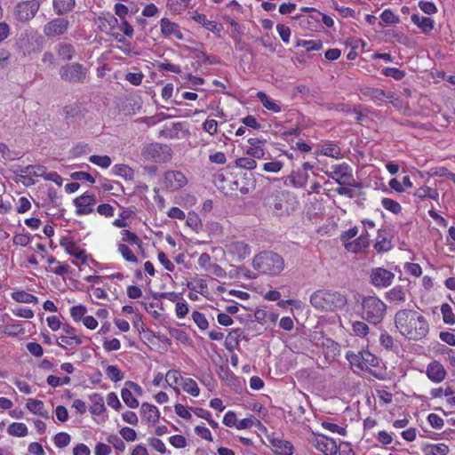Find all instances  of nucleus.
Instances as JSON below:
<instances>
[{"label": "nucleus", "mask_w": 455, "mask_h": 455, "mask_svg": "<svg viewBox=\"0 0 455 455\" xmlns=\"http://www.w3.org/2000/svg\"><path fill=\"white\" fill-rule=\"evenodd\" d=\"M12 298L14 300H16L17 302H21V303L36 304L38 302V299L36 296H34L30 293H28L24 291H19L12 292Z\"/></svg>", "instance_id": "nucleus-35"}, {"label": "nucleus", "mask_w": 455, "mask_h": 455, "mask_svg": "<svg viewBox=\"0 0 455 455\" xmlns=\"http://www.w3.org/2000/svg\"><path fill=\"white\" fill-rule=\"evenodd\" d=\"M53 441L58 448H64L70 443L71 437L68 433L60 432L54 436Z\"/></svg>", "instance_id": "nucleus-46"}, {"label": "nucleus", "mask_w": 455, "mask_h": 455, "mask_svg": "<svg viewBox=\"0 0 455 455\" xmlns=\"http://www.w3.org/2000/svg\"><path fill=\"white\" fill-rule=\"evenodd\" d=\"M74 204L77 214H89L93 211L91 201H74Z\"/></svg>", "instance_id": "nucleus-43"}, {"label": "nucleus", "mask_w": 455, "mask_h": 455, "mask_svg": "<svg viewBox=\"0 0 455 455\" xmlns=\"http://www.w3.org/2000/svg\"><path fill=\"white\" fill-rule=\"evenodd\" d=\"M404 269L407 273L416 277L422 274L421 267L417 263H405Z\"/></svg>", "instance_id": "nucleus-63"}, {"label": "nucleus", "mask_w": 455, "mask_h": 455, "mask_svg": "<svg viewBox=\"0 0 455 455\" xmlns=\"http://www.w3.org/2000/svg\"><path fill=\"white\" fill-rule=\"evenodd\" d=\"M441 313L443 315V322L447 324H454L455 323V315L452 311L451 307L445 303L441 307Z\"/></svg>", "instance_id": "nucleus-41"}, {"label": "nucleus", "mask_w": 455, "mask_h": 455, "mask_svg": "<svg viewBox=\"0 0 455 455\" xmlns=\"http://www.w3.org/2000/svg\"><path fill=\"white\" fill-rule=\"evenodd\" d=\"M39 4L34 2H22L19 4L15 10V16L20 21H27L34 18L37 12Z\"/></svg>", "instance_id": "nucleus-12"}, {"label": "nucleus", "mask_w": 455, "mask_h": 455, "mask_svg": "<svg viewBox=\"0 0 455 455\" xmlns=\"http://www.w3.org/2000/svg\"><path fill=\"white\" fill-rule=\"evenodd\" d=\"M60 246H62L67 253L73 256L76 259L81 260L83 263L86 262L87 255L85 251L80 249L76 243L72 241L69 237H63L60 240Z\"/></svg>", "instance_id": "nucleus-14"}, {"label": "nucleus", "mask_w": 455, "mask_h": 455, "mask_svg": "<svg viewBox=\"0 0 455 455\" xmlns=\"http://www.w3.org/2000/svg\"><path fill=\"white\" fill-rule=\"evenodd\" d=\"M26 406L34 414L39 415L45 419L49 417L47 411L44 409V403L40 400L29 398Z\"/></svg>", "instance_id": "nucleus-27"}, {"label": "nucleus", "mask_w": 455, "mask_h": 455, "mask_svg": "<svg viewBox=\"0 0 455 455\" xmlns=\"http://www.w3.org/2000/svg\"><path fill=\"white\" fill-rule=\"evenodd\" d=\"M361 307L362 318L373 324L380 323L387 311L386 304L377 296L364 297L362 300Z\"/></svg>", "instance_id": "nucleus-4"}, {"label": "nucleus", "mask_w": 455, "mask_h": 455, "mask_svg": "<svg viewBox=\"0 0 455 455\" xmlns=\"http://www.w3.org/2000/svg\"><path fill=\"white\" fill-rule=\"evenodd\" d=\"M121 396L128 407L137 408L139 406V401L132 395V393L129 388H123L121 391Z\"/></svg>", "instance_id": "nucleus-40"}, {"label": "nucleus", "mask_w": 455, "mask_h": 455, "mask_svg": "<svg viewBox=\"0 0 455 455\" xmlns=\"http://www.w3.org/2000/svg\"><path fill=\"white\" fill-rule=\"evenodd\" d=\"M257 97L267 110L274 113H279L282 111L281 105L276 100L268 97L265 92H258Z\"/></svg>", "instance_id": "nucleus-25"}, {"label": "nucleus", "mask_w": 455, "mask_h": 455, "mask_svg": "<svg viewBox=\"0 0 455 455\" xmlns=\"http://www.w3.org/2000/svg\"><path fill=\"white\" fill-rule=\"evenodd\" d=\"M248 143L250 144V147L246 149L247 155L257 159L265 158V140L259 138H251L248 140Z\"/></svg>", "instance_id": "nucleus-17"}, {"label": "nucleus", "mask_w": 455, "mask_h": 455, "mask_svg": "<svg viewBox=\"0 0 455 455\" xmlns=\"http://www.w3.org/2000/svg\"><path fill=\"white\" fill-rule=\"evenodd\" d=\"M382 74L397 81L402 80L405 76V72L396 68H386L382 70Z\"/></svg>", "instance_id": "nucleus-51"}, {"label": "nucleus", "mask_w": 455, "mask_h": 455, "mask_svg": "<svg viewBox=\"0 0 455 455\" xmlns=\"http://www.w3.org/2000/svg\"><path fill=\"white\" fill-rule=\"evenodd\" d=\"M276 215H283L289 213L290 210L293 208L290 206L289 201H275L273 204L269 205Z\"/></svg>", "instance_id": "nucleus-38"}, {"label": "nucleus", "mask_w": 455, "mask_h": 455, "mask_svg": "<svg viewBox=\"0 0 455 455\" xmlns=\"http://www.w3.org/2000/svg\"><path fill=\"white\" fill-rule=\"evenodd\" d=\"M183 389L193 396L199 395L200 389L196 382L192 379H186L183 382Z\"/></svg>", "instance_id": "nucleus-44"}, {"label": "nucleus", "mask_w": 455, "mask_h": 455, "mask_svg": "<svg viewBox=\"0 0 455 455\" xmlns=\"http://www.w3.org/2000/svg\"><path fill=\"white\" fill-rule=\"evenodd\" d=\"M315 447L325 455H337L339 449L336 442L327 436H322L318 439Z\"/></svg>", "instance_id": "nucleus-19"}, {"label": "nucleus", "mask_w": 455, "mask_h": 455, "mask_svg": "<svg viewBox=\"0 0 455 455\" xmlns=\"http://www.w3.org/2000/svg\"><path fill=\"white\" fill-rule=\"evenodd\" d=\"M101 188L106 195L104 196L121 197L124 195V188L120 182L115 180H105L101 183Z\"/></svg>", "instance_id": "nucleus-20"}, {"label": "nucleus", "mask_w": 455, "mask_h": 455, "mask_svg": "<svg viewBox=\"0 0 455 455\" xmlns=\"http://www.w3.org/2000/svg\"><path fill=\"white\" fill-rule=\"evenodd\" d=\"M121 436L127 442H133L137 438L136 431L131 427H123L120 430Z\"/></svg>", "instance_id": "nucleus-64"}, {"label": "nucleus", "mask_w": 455, "mask_h": 455, "mask_svg": "<svg viewBox=\"0 0 455 455\" xmlns=\"http://www.w3.org/2000/svg\"><path fill=\"white\" fill-rule=\"evenodd\" d=\"M407 291L402 286L397 285L389 290L385 297L390 303L400 304L405 301Z\"/></svg>", "instance_id": "nucleus-21"}, {"label": "nucleus", "mask_w": 455, "mask_h": 455, "mask_svg": "<svg viewBox=\"0 0 455 455\" xmlns=\"http://www.w3.org/2000/svg\"><path fill=\"white\" fill-rule=\"evenodd\" d=\"M106 374L115 382L120 381L124 378L123 372L116 365H108L106 370Z\"/></svg>", "instance_id": "nucleus-47"}, {"label": "nucleus", "mask_w": 455, "mask_h": 455, "mask_svg": "<svg viewBox=\"0 0 455 455\" xmlns=\"http://www.w3.org/2000/svg\"><path fill=\"white\" fill-rule=\"evenodd\" d=\"M160 31L164 37L168 39L183 40L184 36L178 23L168 18H162L159 21Z\"/></svg>", "instance_id": "nucleus-10"}, {"label": "nucleus", "mask_w": 455, "mask_h": 455, "mask_svg": "<svg viewBox=\"0 0 455 455\" xmlns=\"http://www.w3.org/2000/svg\"><path fill=\"white\" fill-rule=\"evenodd\" d=\"M189 0H168V6L174 12H181L188 8Z\"/></svg>", "instance_id": "nucleus-53"}, {"label": "nucleus", "mask_w": 455, "mask_h": 455, "mask_svg": "<svg viewBox=\"0 0 455 455\" xmlns=\"http://www.w3.org/2000/svg\"><path fill=\"white\" fill-rule=\"evenodd\" d=\"M354 371H365L372 373L371 367L379 365V359L369 351L347 352L346 355Z\"/></svg>", "instance_id": "nucleus-5"}, {"label": "nucleus", "mask_w": 455, "mask_h": 455, "mask_svg": "<svg viewBox=\"0 0 455 455\" xmlns=\"http://www.w3.org/2000/svg\"><path fill=\"white\" fill-rule=\"evenodd\" d=\"M57 53L60 59L69 60L75 54V49L71 44L62 43L58 45Z\"/></svg>", "instance_id": "nucleus-34"}, {"label": "nucleus", "mask_w": 455, "mask_h": 455, "mask_svg": "<svg viewBox=\"0 0 455 455\" xmlns=\"http://www.w3.org/2000/svg\"><path fill=\"white\" fill-rule=\"evenodd\" d=\"M296 47H303L307 52L319 51L323 47L321 40H296Z\"/></svg>", "instance_id": "nucleus-32"}, {"label": "nucleus", "mask_w": 455, "mask_h": 455, "mask_svg": "<svg viewBox=\"0 0 455 455\" xmlns=\"http://www.w3.org/2000/svg\"><path fill=\"white\" fill-rule=\"evenodd\" d=\"M191 18L212 33L220 34L223 29V26L220 23L207 20L206 16L203 13L195 12Z\"/></svg>", "instance_id": "nucleus-18"}, {"label": "nucleus", "mask_w": 455, "mask_h": 455, "mask_svg": "<svg viewBox=\"0 0 455 455\" xmlns=\"http://www.w3.org/2000/svg\"><path fill=\"white\" fill-rule=\"evenodd\" d=\"M274 451L281 455H292V444L285 440L273 439L271 441Z\"/></svg>", "instance_id": "nucleus-28"}, {"label": "nucleus", "mask_w": 455, "mask_h": 455, "mask_svg": "<svg viewBox=\"0 0 455 455\" xmlns=\"http://www.w3.org/2000/svg\"><path fill=\"white\" fill-rule=\"evenodd\" d=\"M395 324L399 332L409 339L419 340L429 331V324L426 317L413 309L397 311L395 315Z\"/></svg>", "instance_id": "nucleus-1"}, {"label": "nucleus", "mask_w": 455, "mask_h": 455, "mask_svg": "<svg viewBox=\"0 0 455 455\" xmlns=\"http://www.w3.org/2000/svg\"><path fill=\"white\" fill-rule=\"evenodd\" d=\"M140 414L148 423L155 424L159 419L158 409L152 404L143 403L140 406Z\"/></svg>", "instance_id": "nucleus-22"}, {"label": "nucleus", "mask_w": 455, "mask_h": 455, "mask_svg": "<svg viewBox=\"0 0 455 455\" xmlns=\"http://www.w3.org/2000/svg\"><path fill=\"white\" fill-rule=\"evenodd\" d=\"M8 433L14 436H26L28 435V427L24 423L15 422L8 427Z\"/></svg>", "instance_id": "nucleus-39"}, {"label": "nucleus", "mask_w": 455, "mask_h": 455, "mask_svg": "<svg viewBox=\"0 0 455 455\" xmlns=\"http://www.w3.org/2000/svg\"><path fill=\"white\" fill-rule=\"evenodd\" d=\"M82 343V339L77 336H60L57 339V344L64 348H74Z\"/></svg>", "instance_id": "nucleus-31"}, {"label": "nucleus", "mask_w": 455, "mask_h": 455, "mask_svg": "<svg viewBox=\"0 0 455 455\" xmlns=\"http://www.w3.org/2000/svg\"><path fill=\"white\" fill-rule=\"evenodd\" d=\"M90 399L92 403L91 412L93 414H100L105 409L102 396L98 394H93L90 396Z\"/></svg>", "instance_id": "nucleus-37"}, {"label": "nucleus", "mask_w": 455, "mask_h": 455, "mask_svg": "<svg viewBox=\"0 0 455 455\" xmlns=\"http://www.w3.org/2000/svg\"><path fill=\"white\" fill-rule=\"evenodd\" d=\"M235 166L245 170H253L257 167V162L251 157H240L235 160Z\"/></svg>", "instance_id": "nucleus-42"}, {"label": "nucleus", "mask_w": 455, "mask_h": 455, "mask_svg": "<svg viewBox=\"0 0 455 455\" xmlns=\"http://www.w3.org/2000/svg\"><path fill=\"white\" fill-rule=\"evenodd\" d=\"M122 234H123V242L132 243V244H137L139 246L140 245L141 242L134 233H132L129 230H124Z\"/></svg>", "instance_id": "nucleus-62"}, {"label": "nucleus", "mask_w": 455, "mask_h": 455, "mask_svg": "<svg viewBox=\"0 0 455 455\" xmlns=\"http://www.w3.org/2000/svg\"><path fill=\"white\" fill-rule=\"evenodd\" d=\"M180 378L181 376L179 371L170 370L166 373L165 381L170 387H173L179 383Z\"/></svg>", "instance_id": "nucleus-54"}, {"label": "nucleus", "mask_w": 455, "mask_h": 455, "mask_svg": "<svg viewBox=\"0 0 455 455\" xmlns=\"http://www.w3.org/2000/svg\"><path fill=\"white\" fill-rule=\"evenodd\" d=\"M382 21L387 25L397 24L400 20L399 17L395 15L390 9H386L380 14Z\"/></svg>", "instance_id": "nucleus-45"}, {"label": "nucleus", "mask_w": 455, "mask_h": 455, "mask_svg": "<svg viewBox=\"0 0 455 455\" xmlns=\"http://www.w3.org/2000/svg\"><path fill=\"white\" fill-rule=\"evenodd\" d=\"M395 274L384 267H375L371 270L370 283L377 288H386L391 285Z\"/></svg>", "instance_id": "nucleus-7"}, {"label": "nucleus", "mask_w": 455, "mask_h": 455, "mask_svg": "<svg viewBox=\"0 0 455 455\" xmlns=\"http://www.w3.org/2000/svg\"><path fill=\"white\" fill-rule=\"evenodd\" d=\"M203 130L210 135H215L218 132V122L214 119L207 118L202 124Z\"/></svg>", "instance_id": "nucleus-52"}, {"label": "nucleus", "mask_w": 455, "mask_h": 455, "mask_svg": "<svg viewBox=\"0 0 455 455\" xmlns=\"http://www.w3.org/2000/svg\"><path fill=\"white\" fill-rule=\"evenodd\" d=\"M89 161L94 164L97 165L102 169L108 168L111 164L112 160L108 156H99V155H92L89 157Z\"/></svg>", "instance_id": "nucleus-36"}, {"label": "nucleus", "mask_w": 455, "mask_h": 455, "mask_svg": "<svg viewBox=\"0 0 455 455\" xmlns=\"http://www.w3.org/2000/svg\"><path fill=\"white\" fill-rule=\"evenodd\" d=\"M242 331L240 329H234L231 331H229L227 339L229 340V342L227 343V348L232 349L233 346L229 347V343L234 342L235 346H237L239 343V339L241 338Z\"/></svg>", "instance_id": "nucleus-56"}, {"label": "nucleus", "mask_w": 455, "mask_h": 455, "mask_svg": "<svg viewBox=\"0 0 455 455\" xmlns=\"http://www.w3.org/2000/svg\"><path fill=\"white\" fill-rule=\"evenodd\" d=\"M69 28V21L65 18H56L47 22L44 27V33L48 37L64 35Z\"/></svg>", "instance_id": "nucleus-9"}, {"label": "nucleus", "mask_w": 455, "mask_h": 455, "mask_svg": "<svg viewBox=\"0 0 455 455\" xmlns=\"http://www.w3.org/2000/svg\"><path fill=\"white\" fill-rule=\"evenodd\" d=\"M352 326L354 332L358 336H365L369 333V327L363 322L355 321Z\"/></svg>", "instance_id": "nucleus-58"}, {"label": "nucleus", "mask_w": 455, "mask_h": 455, "mask_svg": "<svg viewBox=\"0 0 455 455\" xmlns=\"http://www.w3.org/2000/svg\"><path fill=\"white\" fill-rule=\"evenodd\" d=\"M369 245L367 235L362 234L353 242L346 243L345 247L348 251L358 252Z\"/></svg>", "instance_id": "nucleus-26"}, {"label": "nucleus", "mask_w": 455, "mask_h": 455, "mask_svg": "<svg viewBox=\"0 0 455 455\" xmlns=\"http://www.w3.org/2000/svg\"><path fill=\"white\" fill-rule=\"evenodd\" d=\"M320 153L323 156H331L336 159L341 157V153L339 148L333 143L328 142L322 145Z\"/></svg>", "instance_id": "nucleus-30"}, {"label": "nucleus", "mask_w": 455, "mask_h": 455, "mask_svg": "<svg viewBox=\"0 0 455 455\" xmlns=\"http://www.w3.org/2000/svg\"><path fill=\"white\" fill-rule=\"evenodd\" d=\"M427 375L433 382L439 383L445 379L447 372L441 363L433 361L427 367Z\"/></svg>", "instance_id": "nucleus-15"}, {"label": "nucleus", "mask_w": 455, "mask_h": 455, "mask_svg": "<svg viewBox=\"0 0 455 455\" xmlns=\"http://www.w3.org/2000/svg\"><path fill=\"white\" fill-rule=\"evenodd\" d=\"M322 427L323 428L332 432V433H338L340 435H347L346 428H344L342 427H339V426H338L337 424H334V423H331V422H327V421H323L322 422Z\"/></svg>", "instance_id": "nucleus-59"}, {"label": "nucleus", "mask_w": 455, "mask_h": 455, "mask_svg": "<svg viewBox=\"0 0 455 455\" xmlns=\"http://www.w3.org/2000/svg\"><path fill=\"white\" fill-rule=\"evenodd\" d=\"M192 319L195 322V323L198 326V328L203 331L206 330L209 326V323L205 316L198 311H194L192 313Z\"/></svg>", "instance_id": "nucleus-50"}, {"label": "nucleus", "mask_w": 455, "mask_h": 455, "mask_svg": "<svg viewBox=\"0 0 455 455\" xmlns=\"http://www.w3.org/2000/svg\"><path fill=\"white\" fill-rule=\"evenodd\" d=\"M75 7V0H53V8L57 14H65Z\"/></svg>", "instance_id": "nucleus-29"}, {"label": "nucleus", "mask_w": 455, "mask_h": 455, "mask_svg": "<svg viewBox=\"0 0 455 455\" xmlns=\"http://www.w3.org/2000/svg\"><path fill=\"white\" fill-rule=\"evenodd\" d=\"M411 20L423 33H428L434 28L435 21L431 18L412 14Z\"/></svg>", "instance_id": "nucleus-23"}, {"label": "nucleus", "mask_w": 455, "mask_h": 455, "mask_svg": "<svg viewBox=\"0 0 455 455\" xmlns=\"http://www.w3.org/2000/svg\"><path fill=\"white\" fill-rule=\"evenodd\" d=\"M252 265L261 274L276 275L284 268L283 258L273 251H263L256 255Z\"/></svg>", "instance_id": "nucleus-3"}, {"label": "nucleus", "mask_w": 455, "mask_h": 455, "mask_svg": "<svg viewBox=\"0 0 455 455\" xmlns=\"http://www.w3.org/2000/svg\"><path fill=\"white\" fill-rule=\"evenodd\" d=\"M111 172L115 176L121 177L125 180H132L135 176L134 171L129 165L124 164H115L111 169Z\"/></svg>", "instance_id": "nucleus-24"}, {"label": "nucleus", "mask_w": 455, "mask_h": 455, "mask_svg": "<svg viewBox=\"0 0 455 455\" xmlns=\"http://www.w3.org/2000/svg\"><path fill=\"white\" fill-rule=\"evenodd\" d=\"M391 242L387 240L386 237H383L381 235H379L377 238V242L374 245L375 250L378 252H384L387 251L391 249Z\"/></svg>", "instance_id": "nucleus-49"}, {"label": "nucleus", "mask_w": 455, "mask_h": 455, "mask_svg": "<svg viewBox=\"0 0 455 455\" xmlns=\"http://www.w3.org/2000/svg\"><path fill=\"white\" fill-rule=\"evenodd\" d=\"M45 167L43 165H28L20 171V180L25 185L34 183V177H44Z\"/></svg>", "instance_id": "nucleus-13"}, {"label": "nucleus", "mask_w": 455, "mask_h": 455, "mask_svg": "<svg viewBox=\"0 0 455 455\" xmlns=\"http://www.w3.org/2000/svg\"><path fill=\"white\" fill-rule=\"evenodd\" d=\"M276 31L279 34V36L282 38L283 43L288 44L290 42V37H291V29L289 27H287L283 24H277Z\"/></svg>", "instance_id": "nucleus-55"}, {"label": "nucleus", "mask_w": 455, "mask_h": 455, "mask_svg": "<svg viewBox=\"0 0 455 455\" xmlns=\"http://www.w3.org/2000/svg\"><path fill=\"white\" fill-rule=\"evenodd\" d=\"M86 311L87 310L84 306L78 305V306H74L71 307L70 314H71L72 318L75 321L78 322L84 316Z\"/></svg>", "instance_id": "nucleus-57"}, {"label": "nucleus", "mask_w": 455, "mask_h": 455, "mask_svg": "<svg viewBox=\"0 0 455 455\" xmlns=\"http://www.w3.org/2000/svg\"><path fill=\"white\" fill-rule=\"evenodd\" d=\"M187 183L188 179L180 171H169L164 173V185L169 190H179L185 187Z\"/></svg>", "instance_id": "nucleus-8"}, {"label": "nucleus", "mask_w": 455, "mask_h": 455, "mask_svg": "<svg viewBox=\"0 0 455 455\" xmlns=\"http://www.w3.org/2000/svg\"><path fill=\"white\" fill-rule=\"evenodd\" d=\"M419 7L427 14H435L437 12L435 4L429 1H420L419 3Z\"/></svg>", "instance_id": "nucleus-61"}, {"label": "nucleus", "mask_w": 455, "mask_h": 455, "mask_svg": "<svg viewBox=\"0 0 455 455\" xmlns=\"http://www.w3.org/2000/svg\"><path fill=\"white\" fill-rule=\"evenodd\" d=\"M87 73V68L79 63L68 64L60 69L61 79L69 83H84Z\"/></svg>", "instance_id": "nucleus-6"}, {"label": "nucleus", "mask_w": 455, "mask_h": 455, "mask_svg": "<svg viewBox=\"0 0 455 455\" xmlns=\"http://www.w3.org/2000/svg\"><path fill=\"white\" fill-rule=\"evenodd\" d=\"M285 183L291 184L296 188H300L304 185L305 179L301 175L292 173L286 178Z\"/></svg>", "instance_id": "nucleus-60"}, {"label": "nucleus", "mask_w": 455, "mask_h": 455, "mask_svg": "<svg viewBox=\"0 0 455 455\" xmlns=\"http://www.w3.org/2000/svg\"><path fill=\"white\" fill-rule=\"evenodd\" d=\"M226 250L228 253L236 257L238 259L246 258L250 254V247L243 241H234L226 244Z\"/></svg>", "instance_id": "nucleus-16"}, {"label": "nucleus", "mask_w": 455, "mask_h": 455, "mask_svg": "<svg viewBox=\"0 0 455 455\" xmlns=\"http://www.w3.org/2000/svg\"><path fill=\"white\" fill-rule=\"evenodd\" d=\"M449 447L444 443L429 444L424 448L425 455H446Z\"/></svg>", "instance_id": "nucleus-33"}, {"label": "nucleus", "mask_w": 455, "mask_h": 455, "mask_svg": "<svg viewBox=\"0 0 455 455\" xmlns=\"http://www.w3.org/2000/svg\"><path fill=\"white\" fill-rule=\"evenodd\" d=\"M326 173L330 178L335 180L339 184L348 183L352 177V170L347 164L342 163L331 165Z\"/></svg>", "instance_id": "nucleus-11"}, {"label": "nucleus", "mask_w": 455, "mask_h": 455, "mask_svg": "<svg viewBox=\"0 0 455 455\" xmlns=\"http://www.w3.org/2000/svg\"><path fill=\"white\" fill-rule=\"evenodd\" d=\"M118 251L122 254L124 259L129 262H137V257L132 253L125 243H119Z\"/></svg>", "instance_id": "nucleus-48"}, {"label": "nucleus", "mask_w": 455, "mask_h": 455, "mask_svg": "<svg viewBox=\"0 0 455 455\" xmlns=\"http://www.w3.org/2000/svg\"><path fill=\"white\" fill-rule=\"evenodd\" d=\"M310 304L322 312H334L345 307L347 303V295L338 291L320 289L310 296Z\"/></svg>", "instance_id": "nucleus-2"}]
</instances>
